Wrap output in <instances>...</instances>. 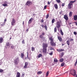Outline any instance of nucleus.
<instances>
[{
  "label": "nucleus",
  "instance_id": "obj_1",
  "mask_svg": "<svg viewBox=\"0 0 77 77\" xmlns=\"http://www.w3.org/2000/svg\"><path fill=\"white\" fill-rule=\"evenodd\" d=\"M76 0H74V1H70L69 3L68 4V7L69 9H71L72 8V6L73 5V3H74V2H75Z\"/></svg>",
  "mask_w": 77,
  "mask_h": 77
},
{
  "label": "nucleus",
  "instance_id": "obj_2",
  "mask_svg": "<svg viewBox=\"0 0 77 77\" xmlns=\"http://www.w3.org/2000/svg\"><path fill=\"white\" fill-rule=\"evenodd\" d=\"M49 40L51 41V44L52 46H55L56 45V43L53 42V38L50 37L49 38Z\"/></svg>",
  "mask_w": 77,
  "mask_h": 77
},
{
  "label": "nucleus",
  "instance_id": "obj_3",
  "mask_svg": "<svg viewBox=\"0 0 77 77\" xmlns=\"http://www.w3.org/2000/svg\"><path fill=\"white\" fill-rule=\"evenodd\" d=\"M70 73L71 74H72L73 76H75L76 74L75 71V70L74 69H71L70 71Z\"/></svg>",
  "mask_w": 77,
  "mask_h": 77
},
{
  "label": "nucleus",
  "instance_id": "obj_4",
  "mask_svg": "<svg viewBox=\"0 0 77 77\" xmlns=\"http://www.w3.org/2000/svg\"><path fill=\"white\" fill-rule=\"evenodd\" d=\"M14 63L15 65H18L19 62H20V59L19 58L17 57L14 60Z\"/></svg>",
  "mask_w": 77,
  "mask_h": 77
},
{
  "label": "nucleus",
  "instance_id": "obj_5",
  "mask_svg": "<svg viewBox=\"0 0 77 77\" xmlns=\"http://www.w3.org/2000/svg\"><path fill=\"white\" fill-rule=\"evenodd\" d=\"M16 21L15 20L14 18H13L12 19V21L11 22V25L13 26L15 25V23Z\"/></svg>",
  "mask_w": 77,
  "mask_h": 77
},
{
  "label": "nucleus",
  "instance_id": "obj_6",
  "mask_svg": "<svg viewBox=\"0 0 77 77\" xmlns=\"http://www.w3.org/2000/svg\"><path fill=\"white\" fill-rule=\"evenodd\" d=\"M26 5H28V6H30V5H32V2L30 1H28L26 3Z\"/></svg>",
  "mask_w": 77,
  "mask_h": 77
},
{
  "label": "nucleus",
  "instance_id": "obj_7",
  "mask_svg": "<svg viewBox=\"0 0 77 77\" xmlns=\"http://www.w3.org/2000/svg\"><path fill=\"white\" fill-rule=\"evenodd\" d=\"M48 47V45L46 43H43V48H47Z\"/></svg>",
  "mask_w": 77,
  "mask_h": 77
},
{
  "label": "nucleus",
  "instance_id": "obj_8",
  "mask_svg": "<svg viewBox=\"0 0 77 77\" xmlns=\"http://www.w3.org/2000/svg\"><path fill=\"white\" fill-rule=\"evenodd\" d=\"M57 28H59L60 27V22L58 21L57 22Z\"/></svg>",
  "mask_w": 77,
  "mask_h": 77
},
{
  "label": "nucleus",
  "instance_id": "obj_9",
  "mask_svg": "<svg viewBox=\"0 0 77 77\" xmlns=\"http://www.w3.org/2000/svg\"><path fill=\"white\" fill-rule=\"evenodd\" d=\"M64 18L66 20V21L68 20V17L66 15H64Z\"/></svg>",
  "mask_w": 77,
  "mask_h": 77
},
{
  "label": "nucleus",
  "instance_id": "obj_10",
  "mask_svg": "<svg viewBox=\"0 0 77 77\" xmlns=\"http://www.w3.org/2000/svg\"><path fill=\"white\" fill-rule=\"evenodd\" d=\"M27 65H28V62H26L25 63V66H24V68H26L27 67Z\"/></svg>",
  "mask_w": 77,
  "mask_h": 77
},
{
  "label": "nucleus",
  "instance_id": "obj_11",
  "mask_svg": "<svg viewBox=\"0 0 77 77\" xmlns=\"http://www.w3.org/2000/svg\"><path fill=\"white\" fill-rule=\"evenodd\" d=\"M43 53H46L47 52V48H43Z\"/></svg>",
  "mask_w": 77,
  "mask_h": 77
},
{
  "label": "nucleus",
  "instance_id": "obj_12",
  "mask_svg": "<svg viewBox=\"0 0 77 77\" xmlns=\"http://www.w3.org/2000/svg\"><path fill=\"white\" fill-rule=\"evenodd\" d=\"M33 20V18H31V19H29V20L28 21V23L29 24H30V23H31V22L32 21V20Z\"/></svg>",
  "mask_w": 77,
  "mask_h": 77
},
{
  "label": "nucleus",
  "instance_id": "obj_13",
  "mask_svg": "<svg viewBox=\"0 0 77 77\" xmlns=\"http://www.w3.org/2000/svg\"><path fill=\"white\" fill-rule=\"evenodd\" d=\"M57 37H58V39H59V40L60 41V42L62 41V38H61V37L59 36H58Z\"/></svg>",
  "mask_w": 77,
  "mask_h": 77
},
{
  "label": "nucleus",
  "instance_id": "obj_14",
  "mask_svg": "<svg viewBox=\"0 0 77 77\" xmlns=\"http://www.w3.org/2000/svg\"><path fill=\"white\" fill-rule=\"evenodd\" d=\"M73 18L74 19V20L76 21L77 20V15H74L73 16Z\"/></svg>",
  "mask_w": 77,
  "mask_h": 77
},
{
  "label": "nucleus",
  "instance_id": "obj_15",
  "mask_svg": "<svg viewBox=\"0 0 77 77\" xmlns=\"http://www.w3.org/2000/svg\"><path fill=\"white\" fill-rule=\"evenodd\" d=\"M20 73L19 72H17V74L16 75V77H20Z\"/></svg>",
  "mask_w": 77,
  "mask_h": 77
},
{
  "label": "nucleus",
  "instance_id": "obj_16",
  "mask_svg": "<svg viewBox=\"0 0 77 77\" xmlns=\"http://www.w3.org/2000/svg\"><path fill=\"white\" fill-rule=\"evenodd\" d=\"M57 51H64V50L59 49H57Z\"/></svg>",
  "mask_w": 77,
  "mask_h": 77
},
{
  "label": "nucleus",
  "instance_id": "obj_17",
  "mask_svg": "<svg viewBox=\"0 0 77 77\" xmlns=\"http://www.w3.org/2000/svg\"><path fill=\"white\" fill-rule=\"evenodd\" d=\"M3 38H2V37H0V43H2V42H3Z\"/></svg>",
  "mask_w": 77,
  "mask_h": 77
},
{
  "label": "nucleus",
  "instance_id": "obj_18",
  "mask_svg": "<svg viewBox=\"0 0 77 77\" xmlns=\"http://www.w3.org/2000/svg\"><path fill=\"white\" fill-rule=\"evenodd\" d=\"M42 73V71H39L37 72V74L39 75V74H41Z\"/></svg>",
  "mask_w": 77,
  "mask_h": 77
},
{
  "label": "nucleus",
  "instance_id": "obj_19",
  "mask_svg": "<svg viewBox=\"0 0 77 77\" xmlns=\"http://www.w3.org/2000/svg\"><path fill=\"white\" fill-rule=\"evenodd\" d=\"M60 32L62 35H63V32H62V29H60Z\"/></svg>",
  "mask_w": 77,
  "mask_h": 77
},
{
  "label": "nucleus",
  "instance_id": "obj_20",
  "mask_svg": "<svg viewBox=\"0 0 77 77\" xmlns=\"http://www.w3.org/2000/svg\"><path fill=\"white\" fill-rule=\"evenodd\" d=\"M54 62H57V59L56 58H54Z\"/></svg>",
  "mask_w": 77,
  "mask_h": 77
},
{
  "label": "nucleus",
  "instance_id": "obj_21",
  "mask_svg": "<svg viewBox=\"0 0 77 77\" xmlns=\"http://www.w3.org/2000/svg\"><path fill=\"white\" fill-rule=\"evenodd\" d=\"M66 44H67L68 45H69V40L66 41Z\"/></svg>",
  "mask_w": 77,
  "mask_h": 77
},
{
  "label": "nucleus",
  "instance_id": "obj_22",
  "mask_svg": "<svg viewBox=\"0 0 77 77\" xmlns=\"http://www.w3.org/2000/svg\"><path fill=\"white\" fill-rule=\"evenodd\" d=\"M2 6H8V4H2Z\"/></svg>",
  "mask_w": 77,
  "mask_h": 77
},
{
  "label": "nucleus",
  "instance_id": "obj_23",
  "mask_svg": "<svg viewBox=\"0 0 77 77\" xmlns=\"http://www.w3.org/2000/svg\"><path fill=\"white\" fill-rule=\"evenodd\" d=\"M6 45L7 46H9V48L10 47V44H9V42L6 43Z\"/></svg>",
  "mask_w": 77,
  "mask_h": 77
},
{
  "label": "nucleus",
  "instance_id": "obj_24",
  "mask_svg": "<svg viewBox=\"0 0 77 77\" xmlns=\"http://www.w3.org/2000/svg\"><path fill=\"white\" fill-rule=\"evenodd\" d=\"M24 55L23 53L21 54V58H23V57H24Z\"/></svg>",
  "mask_w": 77,
  "mask_h": 77
},
{
  "label": "nucleus",
  "instance_id": "obj_25",
  "mask_svg": "<svg viewBox=\"0 0 77 77\" xmlns=\"http://www.w3.org/2000/svg\"><path fill=\"white\" fill-rule=\"evenodd\" d=\"M48 74H49V71H48L46 73V77H47V76L48 75Z\"/></svg>",
  "mask_w": 77,
  "mask_h": 77
},
{
  "label": "nucleus",
  "instance_id": "obj_26",
  "mask_svg": "<svg viewBox=\"0 0 77 77\" xmlns=\"http://www.w3.org/2000/svg\"><path fill=\"white\" fill-rule=\"evenodd\" d=\"M42 57V54H39L38 56V57L39 58V57Z\"/></svg>",
  "mask_w": 77,
  "mask_h": 77
},
{
  "label": "nucleus",
  "instance_id": "obj_27",
  "mask_svg": "<svg viewBox=\"0 0 77 77\" xmlns=\"http://www.w3.org/2000/svg\"><path fill=\"white\" fill-rule=\"evenodd\" d=\"M5 22H4V23H2V24L1 25V26H2V27H3V26H4V25H5Z\"/></svg>",
  "mask_w": 77,
  "mask_h": 77
},
{
  "label": "nucleus",
  "instance_id": "obj_28",
  "mask_svg": "<svg viewBox=\"0 0 77 77\" xmlns=\"http://www.w3.org/2000/svg\"><path fill=\"white\" fill-rule=\"evenodd\" d=\"M69 17H71V16H72V11H70L69 12Z\"/></svg>",
  "mask_w": 77,
  "mask_h": 77
},
{
  "label": "nucleus",
  "instance_id": "obj_29",
  "mask_svg": "<svg viewBox=\"0 0 77 77\" xmlns=\"http://www.w3.org/2000/svg\"><path fill=\"white\" fill-rule=\"evenodd\" d=\"M54 6L56 9H57V4L55 5Z\"/></svg>",
  "mask_w": 77,
  "mask_h": 77
},
{
  "label": "nucleus",
  "instance_id": "obj_30",
  "mask_svg": "<svg viewBox=\"0 0 77 77\" xmlns=\"http://www.w3.org/2000/svg\"><path fill=\"white\" fill-rule=\"evenodd\" d=\"M64 65H65V63H61V66H64Z\"/></svg>",
  "mask_w": 77,
  "mask_h": 77
},
{
  "label": "nucleus",
  "instance_id": "obj_31",
  "mask_svg": "<svg viewBox=\"0 0 77 77\" xmlns=\"http://www.w3.org/2000/svg\"><path fill=\"white\" fill-rule=\"evenodd\" d=\"M63 58H60V61L62 62H63Z\"/></svg>",
  "mask_w": 77,
  "mask_h": 77
},
{
  "label": "nucleus",
  "instance_id": "obj_32",
  "mask_svg": "<svg viewBox=\"0 0 77 77\" xmlns=\"http://www.w3.org/2000/svg\"><path fill=\"white\" fill-rule=\"evenodd\" d=\"M31 50H32V51H34V50H35V48H34V47H32L31 48Z\"/></svg>",
  "mask_w": 77,
  "mask_h": 77
},
{
  "label": "nucleus",
  "instance_id": "obj_33",
  "mask_svg": "<svg viewBox=\"0 0 77 77\" xmlns=\"http://www.w3.org/2000/svg\"><path fill=\"white\" fill-rule=\"evenodd\" d=\"M54 21H55V20H54V19H52V23H54Z\"/></svg>",
  "mask_w": 77,
  "mask_h": 77
},
{
  "label": "nucleus",
  "instance_id": "obj_34",
  "mask_svg": "<svg viewBox=\"0 0 77 77\" xmlns=\"http://www.w3.org/2000/svg\"><path fill=\"white\" fill-rule=\"evenodd\" d=\"M24 74H25V73H23L22 75H21V77H24Z\"/></svg>",
  "mask_w": 77,
  "mask_h": 77
},
{
  "label": "nucleus",
  "instance_id": "obj_35",
  "mask_svg": "<svg viewBox=\"0 0 77 77\" xmlns=\"http://www.w3.org/2000/svg\"><path fill=\"white\" fill-rule=\"evenodd\" d=\"M3 70L2 69H0V72H3Z\"/></svg>",
  "mask_w": 77,
  "mask_h": 77
},
{
  "label": "nucleus",
  "instance_id": "obj_36",
  "mask_svg": "<svg viewBox=\"0 0 77 77\" xmlns=\"http://www.w3.org/2000/svg\"><path fill=\"white\" fill-rule=\"evenodd\" d=\"M57 31V29H56V28H55L54 29V32H56Z\"/></svg>",
  "mask_w": 77,
  "mask_h": 77
},
{
  "label": "nucleus",
  "instance_id": "obj_37",
  "mask_svg": "<svg viewBox=\"0 0 77 77\" xmlns=\"http://www.w3.org/2000/svg\"><path fill=\"white\" fill-rule=\"evenodd\" d=\"M57 3H60V0H56Z\"/></svg>",
  "mask_w": 77,
  "mask_h": 77
},
{
  "label": "nucleus",
  "instance_id": "obj_38",
  "mask_svg": "<svg viewBox=\"0 0 77 77\" xmlns=\"http://www.w3.org/2000/svg\"><path fill=\"white\" fill-rule=\"evenodd\" d=\"M48 17H49V15H48V14L46 17V19H47V18H48Z\"/></svg>",
  "mask_w": 77,
  "mask_h": 77
},
{
  "label": "nucleus",
  "instance_id": "obj_39",
  "mask_svg": "<svg viewBox=\"0 0 77 77\" xmlns=\"http://www.w3.org/2000/svg\"><path fill=\"white\" fill-rule=\"evenodd\" d=\"M4 4H8V2L7 1H5L4 2Z\"/></svg>",
  "mask_w": 77,
  "mask_h": 77
},
{
  "label": "nucleus",
  "instance_id": "obj_40",
  "mask_svg": "<svg viewBox=\"0 0 77 77\" xmlns=\"http://www.w3.org/2000/svg\"><path fill=\"white\" fill-rule=\"evenodd\" d=\"M44 27L45 28V30H47V26H45Z\"/></svg>",
  "mask_w": 77,
  "mask_h": 77
},
{
  "label": "nucleus",
  "instance_id": "obj_41",
  "mask_svg": "<svg viewBox=\"0 0 77 77\" xmlns=\"http://www.w3.org/2000/svg\"><path fill=\"white\" fill-rule=\"evenodd\" d=\"M74 41V39L72 38H71V39H70L69 41Z\"/></svg>",
  "mask_w": 77,
  "mask_h": 77
},
{
  "label": "nucleus",
  "instance_id": "obj_42",
  "mask_svg": "<svg viewBox=\"0 0 77 77\" xmlns=\"http://www.w3.org/2000/svg\"><path fill=\"white\" fill-rule=\"evenodd\" d=\"M22 44H25V43L24 42V40H23V41H22Z\"/></svg>",
  "mask_w": 77,
  "mask_h": 77
},
{
  "label": "nucleus",
  "instance_id": "obj_43",
  "mask_svg": "<svg viewBox=\"0 0 77 77\" xmlns=\"http://www.w3.org/2000/svg\"><path fill=\"white\" fill-rule=\"evenodd\" d=\"M14 48V46H11V48H12V49H13Z\"/></svg>",
  "mask_w": 77,
  "mask_h": 77
},
{
  "label": "nucleus",
  "instance_id": "obj_44",
  "mask_svg": "<svg viewBox=\"0 0 77 77\" xmlns=\"http://www.w3.org/2000/svg\"><path fill=\"white\" fill-rule=\"evenodd\" d=\"M62 14V11H60V14L61 15V14Z\"/></svg>",
  "mask_w": 77,
  "mask_h": 77
},
{
  "label": "nucleus",
  "instance_id": "obj_45",
  "mask_svg": "<svg viewBox=\"0 0 77 77\" xmlns=\"http://www.w3.org/2000/svg\"><path fill=\"white\" fill-rule=\"evenodd\" d=\"M39 37L40 38H42V35H40Z\"/></svg>",
  "mask_w": 77,
  "mask_h": 77
},
{
  "label": "nucleus",
  "instance_id": "obj_46",
  "mask_svg": "<svg viewBox=\"0 0 77 77\" xmlns=\"http://www.w3.org/2000/svg\"><path fill=\"white\" fill-rule=\"evenodd\" d=\"M74 35H77V32H74Z\"/></svg>",
  "mask_w": 77,
  "mask_h": 77
},
{
  "label": "nucleus",
  "instance_id": "obj_47",
  "mask_svg": "<svg viewBox=\"0 0 77 77\" xmlns=\"http://www.w3.org/2000/svg\"><path fill=\"white\" fill-rule=\"evenodd\" d=\"M62 6H65V4L64 3H63L62 4Z\"/></svg>",
  "mask_w": 77,
  "mask_h": 77
},
{
  "label": "nucleus",
  "instance_id": "obj_48",
  "mask_svg": "<svg viewBox=\"0 0 77 77\" xmlns=\"http://www.w3.org/2000/svg\"><path fill=\"white\" fill-rule=\"evenodd\" d=\"M41 23H43L44 22V20L43 19L41 20Z\"/></svg>",
  "mask_w": 77,
  "mask_h": 77
},
{
  "label": "nucleus",
  "instance_id": "obj_49",
  "mask_svg": "<svg viewBox=\"0 0 77 77\" xmlns=\"http://www.w3.org/2000/svg\"><path fill=\"white\" fill-rule=\"evenodd\" d=\"M46 8H47V5H45L44 7V9H45Z\"/></svg>",
  "mask_w": 77,
  "mask_h": 77
},
{
  "label": "nucleus",
  "instance_id": "obj_50",
  "mask_svg": "<svg viewBox=\"0 0 77 77\" xmlns=\"http://www.w3.org/2000/svg\"><path fill=\"white\" fill-rule=\"evenodd\" d=\"M50 55H52L53 54V53L52 52H51L50 53H49Z\"/></svg>",
  "mask_w": 77,
  "mask_h": 77
},
{
  "label": "nucleus",
  "instance_id": "obj_51",
  "mask_svg": "<svg viewBox=\"0 0 77 77\" xmlns=\"http://www.w3.org/2000/svg\"><path fill=\"white\" fill-rule=\"evenodd\" d=\"M42 35H45V33H44V32H43V33H42Z\"/></svg>",
  "mask_w": 77,
  "mask_h": 77
},
{
  "label": "nucleus",
  "instance_id": "obj_52",
  "mask_svg": "<svg viewBox=\"0 0 77 77\" xmlns=\"http://www.w3.org/2000/svg\"><path fill=\"white\" fill-rule=\"evenodd\" d=\"M64 54V53H62L61 54V55H62V56H63Z\"/></svg>",
  "mask_w": 77,
  "mask_h": 77
},
{
  "label": "nucleus",
  "instance_id": "obj_53",
  "mask_svg": "<svg viewBox=\"0 0 77 77\" xmlns=\"http://www.w3.org/2000/svg\"><path fill=\"white\" fill-rule=\"evenodd\" d=\"M50 49H51V50H53V48H51Z\"/></svg>",
  "mask_w": 77,
  "mask_h": 77
},
{
  "label": "nucleus",
  "instance_id": "obj_54",
  "mask_svg": "<svg viewBox=\"0 0 77 77\" xmlns=\"http://www.w3.org/2000/svg\"><path fill=\"white\" fill-rule=\"evenodd\" d=\"M48 5H50V2H48Z\"/></svg>",
  "mask_w": 77,
  "mask_h": 77
},
{
  "label": "nucleus",
  "instance_id": "obj_55",
  "mask_svg": "<svg viewBox=\"0 0 77 77\" xmlns=\"http://www.w3.org/2000/svg\"><path fill=\"white\" fill-rule=\"evenodd\" d=\"M6 21H7V20H6V19H5V20H4V22H6Z\"/></svg>",
  "mask_w": 77,
  "mask_h": 77
},
{
  "label": "nucleus",
  "instance_id": "obj_56",
  "mask_svg": "<svg viewBox=\"0 0 77 77\" xmlns=\"http://www.w3.org/2000/svg\"><path fill=\"white\" fill-rule=\"evenodd\" d=\"M75 23L76 25L77 26V23L76 22H75Z\"/></svg>",
  "mask_w": 77,
  "mask_h": 77
},
{
  "label": "nucleus",
  "instance_id": "obj_57",
  "mask_svg": "<svg viewBox=\"0 0 77 77\" xmlns=\"http://www.w3.org/2000/svg\"><path fill=\"white\" fill-rule=\"evenodd\" d=\"M27 57H28V52H27Z\"/></svg>",
  "mask_w": 77,
  "mask_h": 77
},
{
  "label": "nucleus",
  "instance_id": "obj_58",
  "mask_svg": "<svg viewBox=\"0 0 77 77\" xmlns=\"http://www.w3.org/2000/svg\"><path fill=\"white\" fill-rule=\"evenodd\" d=\"M28 31H29V29H27L26 30V32H28Z\"/></svg>",
  "mask_w": 77,
  "mask_h": 77
},
{
  "label": "nucleus",
  "instance_id": "obj_59",
  "mask_svg": "<svg viewBox=\"0 0 77 77\" xmlns=\"http://www.w3.org/2000/svg\"><path fill=\"white\" fill-rule=\"evenodd\" d=\"M42 27H43V28L44 27V26L43 25H42Z\"/></svg>",
  "mask_w": 77,
  "mask_h": 77
},
{
  "label": "nucleus",
  "instance_id": "obj_60",
  "mask_svg": "<svg viewBox=\"0 0 77 77\" xmlns=\"http://www.w3.org/2000/svg\"><path fill=\"white\" fill-rule=\"evenodd\" d=\"M65 45L64 44H62V46H63V45Z\"/></svg>",
  "mask_w": 77,
  "mask_h": 77
},
{
  "label": "nucleus",
  "instance_id": "obj_61",
  "mask_svg": "<svg viewBox=\"0 0 77 77\" xmlns=\"http://www.w3.org/2000/svg\"><path fill=\"white\" fill-rule=\"evenodd\" d=\"M24 24V21H23V24Z\"/></svg>",
  "mask_w": 77,
  "mask_h": 77
},
{
  "label": "nucleus",
  "instance_id": "obj_62",
  "mask_svg": "<svg viewBox=\"0 0 77 77\" xmlns=\"http://www.w3.org/2000/svg\"><path fill=\"white\" fill-rule=\"evenodd\" d=\"M33 15L34 16H35V14H33Z\"/></svg>",
  "mask_w": 77,
  "mask_h": 77
},
{
  "label": "nucleus",
  "instance_id": "obj_63",
  "mask_svg": "<svg viewBox=\"0 0 77 77\" xmlns=\"http://www.w3.org/2000/svg\"><path fill=\"white\" fill-rule=\"evenodd\" d=\"M10 39H11V38H10Z\"/></svg>",
  "mask_w": 77,
  "mask_h": 77
},
{
  "label": "nucleus",
  "instance_id": "obj_64",
  "mask_svg": "<svg viewBox=\"0 0 77 77\" xmlns=\"http://www.w3.org/2000/svg\"><path fill=\"white\" fill-rule=\"evenodd\" d=\"M75 77H77V75H76V76H75Z\"/></svg>",
  "mask_w": 77,
  "mask_h": 77
}]
</instances>
